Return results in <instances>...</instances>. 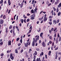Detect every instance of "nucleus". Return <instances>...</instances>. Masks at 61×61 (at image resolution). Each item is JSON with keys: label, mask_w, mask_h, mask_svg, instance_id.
<instances>
[{"label": "nucleus", "mask_w": 61, "mask_h": 61, "mask_svg": "<svg viewBox=\"0 0 61 61\" xmlns=\"http://www.w3.org/2000/svg\"><path fill=\"white\" fill-rule=\"evenodd\" d=\"M35 37L36 38V40H35V38H33V42L36 43V42H37V40H39V36L37 35L36 36H35Z\"/></svg>", "instance_id": "nucleus-1"}, {"label": "nucleus", "mask_w": 61, "mask_h": 61, "mask_svg": "<svg viewBox=\"0 0 61 61\" xmlns=\"http://www.w3.org/2000/svg\"><path fill=\"white\" fill-rule=\"evenodd\" d=\"M30 42H27L25 44V47H27V46H28V45H30Z\"/></svg>", "instance_id": "nucleus-2"}, {"label": "nucleus", "mask_w": 61, "mask_h": 61, "mask_svg": "<svg viewBox=\"0 0 61 61\" xmlns=\"http://www.w3.org/2000/svg\"><path fill=\"white\" fill-rule=\"evenodd\" d=\"M10 56L11 59L12 60H14V57L13 56V54L12 53L11 54V55H10Z\"/></svg>", "instance_id": "nucleus-3"}, {"label": "nucleus", "mask_w": 61, "mask_h": 61, "mask_svg": "<svg viewBox=\"0 0 61 61\" xmlns=\"http://www.w3.org/2000/svg\"><path fill=\"white\" fill-rule=\"evenodd\" d=\"M53 24L54 25H56L57 23V22L56 20H54L53 21Z\"/></svg>", "instance_id": "nucleus-4"}, {"label": "nucleus", "mask_w": 61, "mask_h": 61, "mask_svg": "<svg viewBox=\"0 0 61 61\" xmlns=\"http://www.w3.org/2000/svg\"><path fill=\"white\" fill-rule=\"evenodd\" d=\"M4 23V20H3L0 19V24H3Z\"/></svg>", "instance_id": "nucleus-5"}, {"label": "nucleus", "mask_w": 61, "mask_h": 61, "mask_svg": "<svg viewBox=\"0 0 61 61\" xmlns=\"http://www.w3.org/2000/svg\"><path fill=\"white\" fill-rule=\"evenodd\" d=\"M43 33L41 32V34H40V36L41 37V38H43Z\"/></svg>", "instance_id": "nucleus-6"}, {"label": "nucleus", "mask_w": 61, "mask_h": 61, "mask_svg": "<svg viewBox=\"0 0 61 61\" xmlns=\"http://www.w3.org/2000/svg\"><path fill=\"white\" fill-rule=\"evenodd\" d=\"M42 45L43 46H44V47H45L46 46V44H45V42H43L42 43Z\"/></svg>", "instance_id": "nucleus-7"}, {"label": "nucleus", "mask_w": 61, "mask_h": 61, "mask_svg": "<svg viewBox=\"0 0 61 61\" xmlns=\"http://www.w3.org/2000/svg\"><path fill=\"white\" fill-rule=\"evenodd\" d=\"M47 18H45L43 20L44 22H45V21H46L47 20Z\"/></svg>", "instance_id": "nucleus-8"}, {"label": "nucleus", "mask_w": 61, "mask_h": 61, "mask_svg": "<svg viewBox=\"0 0 61 61\" xmlns=\"http://www.w3.org/2000/svg\"><path fill=\"white\" fill-rule=\"evenodd\" d=\"M57 52H56V57H55V59H56L57 58Z\"/></svg>", "instance_id": "nucleus-9"}, {"label": "nucleus", "mask_w": 61, "mask_h": 61, "mask_svg": "<svg viewBox=\"0 0 61 61\" xmlns=\"http://www.w3.org/2000/svg\"><path fill=\"white\" fill-rule=\"evenodd\" d=\"M9 41V42H8V45L9 46V45H11V41Z\"/></svg>", "instance_id": "nucleus-10"}, {"label": "nucleus", "mask_w": 61, "mask_h": 61, "mask_svg": "<svg viewBox=\"0 0 61 61\" xmlns=\"http://www.w3.org/2000/svg\"><path fill=\"white\" fill-rule=\"evenodd\" d=\"M5 30L6 33H7V32H8V28L7 27H6V28Z\"/></svg>", "instance_id": "nucleus-11"}, {"label": "nucleus", "mask_w": 61, "mask_h": 61, "mask_svg": "<svg viewBox=\"0 0 61 61\" xmlns=\"http://www.w3.org/2000/svg\"><path fill=\"white\" fill-rule=\"evenodd\" d=\"M37 54V53L36 52V51H35L34 53L33 54V55L34 56H35V55L36 56V55Z\"/></svg>", "instance_id": "nucleus-12"}, {"label": "nucleus", "mask_w": 61, "mask_h": 61, "mask_svg": "<svg viewBox=\"0 0 61 61\" xmlns=\"http://www.w3.org/2000/svg\"><path fill=\"white\" fill-rule=\"evenodd\" d=\"M44 55V53L43 52H42V53H41L40 54V56L41 57L42 56H42V55Z\"/></svg>", "instance_id": "nucleus-13"}, {"label": "nucleus", "mask_w": 61, "mask_h": 61, "mask_svg": "<svg viewBox=\"0 0 61 61\" xmlns=\"http://www.w3.org/2000/svg\"><path fill=\"white\" fill-rule=\"evenodd\" d=\"M40 58H37L36 61H40Z\"/></svg>", "instance_id": "nucleus-14"}, {"label": "nucleus", "mask_w": 61, "mask_h": 61, "mask_svg": "<svg viewBox=\"0 0 61 61\" xmlns=\"http://www.w3.org/2000/svg\"><path fill=\"white\" fill-rule=\"evenodd\" d=\"M61 3H60L59 5H58V7H61Z\"/></svg>", "instance_id": "nucleus-15"}, {"label": "nucleus", "mask_w": 61, "mask_h": 61, "mask_svg": "<svg viewBox=\"0 0 61 61\" xmlns=\"http://www.w3.org/2000/svg\"><path fill=\"white\" fill-rule=\"evenodd\" d=\"M6 18V16H5V15H4L3 16V18L4 19H5Z\"/></svg>", "instance_id": "nucleus-16"}, {"label": "nucleus", "mask_w": 61, "mask_h": 61, "mask_svg": "<svg viewBox=\"0 0 61 61\" xmlns=\"http://www.w3.org/2000/svg\"><path fill=\"white\" fill-rule=\"evenodd\" d=\"M58 1H56L55 2V5H57V4H58Z\"/></svg>", "instance_id": "nucleus-17"}, {"label": "nucleus", "mask_w": 61, "mask_h": 61, "mask_svg": "<svg viewBox=\"0 0 61 61\" xmlns=\"http://www.w3.org/2000/svg\"><path fill=\"white\" fill-rule=\"evenodd\" d=\"M23 4L22 3H21V4L20 5L21 8H22L23 6Z\"/></svg>", "instance_id": "nucleus-18"}, {"label": "nucleus", "mask_w": 61, "mask_h": 61, "mask_svg": "<svg viewBox=\"0 0 61 61\" xmlns=\"http://www.w3.org/2000/svg\"><path fill=\"white\" fill-rule=\"evenodd\" d=\"M52 14V15H54V12H53V10H52L51 12V14Z\"/></svg>", "instance_id": "nucleus-19"}, {"label": "nucleus", "mask_w": 61, "mask_h": 61, "mask_svg": "<svg viewBox=\"0 0 61 61\" xmlns=\"http://www.w3.org/2000/svg\"><path fill=\"white\" fill-rule=\"evenodd\" d=\"M51 51H50L48 53L49 56H50V55H51Z\"/></svg>", "instance_id": "nucleus-20"}, {"label": "nucleus", "mask_w": 61, "mask_h": 61, "mask_svg": "<svg viewBox=\"0 0 61 61\" xmlns=\"http://www.w3.org/2000/svg\"><path fill=\"white\" fill-rule=\"evenodd\" d=\"M32 31V30H31V29H30L29 31V32L27 34H29V33H31V31Z\"/></svg>", "instance_id": "nucleus-21"}, {"label": "nucleus", "mask_w": 61, "mask_h": 61, "mask_svg": "<svg viewBox=\"0 0 61 61\" xmlns=\"http://www.w3.org/2000/svg\"><path fill=\"white\" fill-rule=\"evenodd\" d=\"M35 43L34 42H32V46H35Z\"/></svg>", "instance_id": "nucleus-22"}, {"label": "nucleus", "mask_w": 61, "mask_h": 61, "mask_svg": "<svg viewBox=\"0 0 61 61\" xmlns=\"http://www.w3.org/2000/svg\"><path fill=\"white\" fill-rule=\"evenodd\" d=\"M31 51H32V49H29V53H31Z\"/></svg>", "instance_id": "nucleus-23"}, {"label": "nucleus", "mask_w": 61, "mask_h": 61, "mask_svg": "<svg viewBox=\"0 0 61 61\" xmlns=\"http://www.w3.org/2000/svg\"><path fill=\"white\" fill-rule=\"evenodd\" d=\"M15 53H18V51H17V49H16L15 50Z\"/></svg>", "instance_id": "nucleus-24"}, {"label": "nucleus", "mask_w": 61, "mask_h": 61, "mask_svg": "<svg viewBox=\"0 0 61 61\" xmlns=\"http://www.w3.org/2000/svg\"><path fill=\"white\" fill-rule=\"evenodd\" d=\"M37 31L38 32H40V29H38Z\"/></svg>", "instance_id": "nucleus-25"}, {"label": "nucleus", "mask_w": 61, "mask_h": 61, "mask_svg": "<svg viewBox=\"0 0 61 61\" xmlns=\"http://www.w3.org/2000/svg\"><path fill=\"white\" fill-rule=\"evenodd\" d=\"M3 42H0V46L1 45V46L3 45Z\"/></svg>", "instance_id": "nucleus-26"}, {"label": "nucleus", "mask_w": 61, "mask_h": 61, "mask_svg": "<svg viewBox=\"0 0 61 61\" xmlns=\"http://www.w3.org/2000/svg\"><path fill=\"white\" fill-rule=\"evenodd\" d=\"M34 18H35V17H34V16H33L31 18V19L32 20L34 19Z\"/></svg>", "instance_id": "nucleus-27"}, {"label": "nucleus", "mask_w": 61, "mask_h": 61, "mask_svg": "<svg viewBox=\"0 0 61 61\" xmlns=\"http://www.w3.org/2000/svg\"><path fill=\"white\" fill-rule=\"evenodd\" d=\"M56 29H57V28L56 27H55L54 28V29L53 30V31L55 32V31H56Z\"/></svg>", "instance_id": "nucleus-28"}, {"label": "nucleus", "mask_w": 61, "mask_h": 61, "mask_svg": "<svg viewBox=\"0 0 61 61\" xmlns=\"http://www.w3.org/2000/svg\"><path fill=\"white\" fill-rule=\"evenodd\" d=\"M3 0H1V1H0V4H3Z\"/></svg>", "instance_id": "nucleus-29"}, {"label": "nucleus", "mask_w": 61, "mask_h": 61, "mask_svg": "<svg viewBox=\"0 0 61 61\" xmlns=\"http://www.w3.org/2000/svg\"><path fill=\"white\" fill-rule=\"evenodd\" d=\"M31 13L33 14V13H34V10H32L31 11Z\"/></svg>", "instance_id": "nucleus-30"}, {"label": "nucleus", "mask_w": 61, "mask_h": 61, "mask_svg": "<svg viewBox=\"0 0 61 61\" xmlns=\"http://www.w3.org/2000/svg\"><path fill=\"white\" fill-rule=\"evenodd\" d=\"M52 36H49V38H50V39H51V40L52 39Z\"/></svg>", "instance_id": "nucleus-31"}, {"label": "nucleus", "mask_w": 61, "mask_h": 61, "mask_svg": "<svg viewBox=\"0 0 61 61\" xmlns=\"http://www.w3.org/2000/svg\"><path fill=\"white\" fill-rule=\"evenodd\" d=\"M7 53H10V52H11V50H10V51H7Z\"/></svg>", "instance_id": "nucleus-32"}, {"label": "nucleus", "mask_w": 61, "mask_h": 61, "mask_svg": "<svg viewBox=\"0 0 61 61\" xmlns=\"http://www.w3.org/2000/svg\"><path fill=\"white\" fill-rule=\"evenodd\" d=\"M60 14H61V13L60 12H59L58 14V16H59V15H60Z\"/></svg>", "instance_id": "nucleus-33"}, {"label": "nucleus", "mask_w": 61, "mask_h": 61, "mask_svg": "<svg viewBox=\"0 0 61 61\" xmlns=\"http://www.w3.org/2000/svg\"><path fill=\"white\" fill-rule=\"evenodd\" d=\"M58 10H59L58 8H57V9L56 10V12H57V13H58V11H59Z\"/></svg>", "instance_id": "nucleus-34"}, {"label": "nucleus", "mask_w": 61, "mask_h": 61, "mask_svg": "<svg viewBox=\"0 0 61 61\" xmlns=\"http://www.w3.org/2000/svg\"><path fill=\"white\" fill-rule=\"evenodd\" d=\"M58 39H56V44H57L58 43Z\"/></svg>", "instance_id": "nucleus-35"}, {"label": "nucleus", "mask_w": 61, "mask_h": 61, "mask_svg": "<svg viewBox=\"0 0 61 61\" xmlns=\"http://www.w3.org/2000/svg\"><path fill=\"white\" fill-rule=\"evenodd\" d=\"M36 51H39V50H40V49H39V48H37L36 49Z\"/></svg>", "instance_id": "nucleus-36"}, {"label": "nucleus", "mask_w": 61, "mask_h": 61, "mask_svg": "<svg viewBox=\"0 0 61 61\" xmlns=\"http://www.w3.org/2000/svg\"><path fill=\"white\" fill-rule=\"evenodd\" d=\"M53 9L54 11H56V9L54 7H53Z\"/></svg>", "instance_id": "nucleus-37"}, {"label": "nucleus", "mask_w": 61, "mask_h": 61, "mask_svg": "<svg viewBox=\"0 0 61 61\" xmlns=\"http://www.w3.org/2000/svg\"><path fill=\"white\" fill-rule=\"evenodd\" d=\"M12 26L11 25H10L9 28V29H12Z\"/></svg>", "instance_id": "nucleus-38"}, {"label": "nucleus", "mask_w": 61, "mask_h": 61, "mask_svg": "<svg viewBox=\"0 0 61 61\" xmlns=\"http://www.w3.org/2000/svg\"><path fill=\"white\" fill-rule=\"evenodd\" d=\"M26 20L25 19H24V23H26Z\"/></svg>", "instance_id": "nucleus-39"}, {"label": "nucleus", "mask_w": 61, "mask_h": 61, "mask_svg": "<svg viewBox=\"0 0 61 61\" xmlns=\"http://www.w3.org/2000/svg\"><path fill=\"white\" fill-rule=\"evenodd\" d=\"M49 24H50V25H52V22H48Z\"/></svg>", "instance_id": "nucleus-40"}, {"label": "nucleus", "mask_w": 61, "mask_h": 61, "mask_svg": "<svg viewBox=\"0 0 61 61\" xmlns=\"http://www.w3.org/2000/svg\"><path fill=\"white\" fill-rule=\"evenodd\" d=\"M21 22L22 23H23V22H24V20H23V19H22L21 20Z\"/></svg>", "instance_id": "nucleus-41"}, {"label": "nucleus", "mask_w": 61, "mask_h": 61, "mask_svg": "<svg viewBox=\"0 0 61 61\" xmlns=\"http://www.w3.org/2000/svg\"><path fill=\"white\" fill-rule=\"evenodd\" d=\"M55 2V0H53L51 3H52V4H53L54 3V2Z\"/></svg>", "instance_id": "nucleus-42"}, {"label": "nucleus", "mask_w": 61, "mask_h": 61, "mask_svg": "<svg viewBox=\"0 0 61 61\" xmlns=\"http://www.w3.org/2000/svg\"><path fill=\"white\" fill-rule=\"evenodd\" d=\"M13 36H15V33L14 32H13Z\"/></svg>", "instance_id": "nucleus-43"}, {"label": "nucleus", "mask_w": 61, "mask_h": 61, "mask_svg": "<svg viewBox=\"0 0 61 61\" xmlns=\"http://www.w3.org/2000/svg\"><path fill=\"white\" fill-rule=\"evenodd\" d=\"M19 40V38H17L16 39V41H18Z\"/></svg>", "instance_id": "nucleus-44"}, {"label": "nucleus", "mask_w": 61, "mask_h": 61, "mask_svg": "<svg viewBox=\"0 0 61 61\" xmlns=\"http://www.w3.org/2000/svg\"><path fill=\"white\" fill-rule=\"evenodd\" d=\"M49 3V2L48 1H47L46 2V4H47V5H48Z\"/></svg>", "instance_id": "nucleus-45"}, {"label": "nucleus", "mask_w": 61, "mask_h": 61, "mask_svg": "<svg viewBox=\"0 0 61 61\" xmlns=\"http://www.w3.org/2000/svg\"><path fill=\"white\" fill-rule=\"evenodd\" d=\"M4 56V54L1 53L0 54V56Z\"/></svg>", "instance_id": "nucleus-46"}, {"label": "nucleus", "mask_w": 61, "mask_h": 61, "mask_svg": "<svg viewBox=\"0 0 61 61\" xmlns=\"http://www.w3.org/2000/svg\"><path fill=\"white\" fill-rule=\"evenodd\" d=\"M52 32V31L51 30H49V33H50L51 34V33Z\"/></svg>", "instance_id": "nucleus-47"}, {"label": "nucleus", "mask_w": 61, "mask_h": 61, "mask_svg": "<svg viewBox=\"0 0 61 61\" xmlns=\"http://www.w3.org/2000/svg\"><path fill=\"white\" fill-rule=\"evenodd\" d=\"M54 28H52L51 29V31H53L54 30Z\"/></svg>", "instance_id": "nucleus-48"}, {"label": "nucleus", "mask_w": 61, "mask_h": 61, "mask_svg": "<svg viewBox=\"0 0 61 61\" xmlns=\"http://www.w3.org/2000/svg\"><path fill=\"white\" fill-rule=\"evenodd\" d=\"M30 20V19H27V22H29Z\"/></svg>", "instance_id": "nucleus-49"}, {"label": "nucleus", "mask_w": 61, "mask_h": 61, "mask_svg": "<svg viewBox=\"0 0 61 61\" xmlns=\"http://www.w3.org/2000/svg\"><path fill=\"white\" fill-rule=\"evenodd\" d=\"M21 45V43H19L18 44V46H20Z\"/></svg>", "instance_id": "nucleus-50"}, {"label": "nucleus", "mask_w": 61, "mask_h": 61, "mask_svg": "<svg viewBox=\"0 0 61 61\" xmlns=\"http://www.w3.org/2000/svg\"><path fill=\"white\" fill-rule=\"evenodd\" d=\"M49 18H53V16H50L49 17Z\"/></svg>", "instance_id": "nucleus-51"}, {"label": "nucleus", "mask_w": 61, "mask_h": 61, "mask_svg": "<svg viewBox=\"0 0 61 61\" xmlns=\"http://www.w3.org/2000/svg\"><path fill=\"white\" fill-rule=\"evenodd\" d=\"M49 43H50V44H51V43H52V42L51 41H49Z\"/></svg>", "instance_id": "nucleus-52"}, {"label": "nucleus", "mask_w": 61, "mask_h": 61, "mask_svg": "<svg viewBox=\"0 0 61 61\" xmlns=\"http://www.w3.org/2000/svg\"><path fill=\"white\" fill-rule=\"evenodd\" d=\"M10 10H9V11L8 12V13L9 14H10Z\"/></svg>", "instance_id": "nucleus-53"}, {"label": "nucleus", "mask_w": 61, "mask_h": 61, "mask_svg": "<svg viewBox=\"0 0 61 61\" xmlns=\"http://www.w3.org/2000/svg\"><path fill=\"white\" fill-rule=\"evenodd\" d=\"M44 18V16H43L42 17V18L41 19V18H39V20H41V19H43V18Z\"/></svg>", "instance_id": "nucleus-54"}, {"label": "nucleus", "mask_w": 61, "mask_h": 61, "mask_svg": "<svg viewBox=\"0 0 61 61\" xmlns=\"http://www.w3.org/2000/svg\"><path fill=\"white\" fill-rule=\"evenodd\" d=\"M36 58V56H34V59H35Z\"/></svg>", "instance_id": "nucleus-55"}, {"label": "nucleus", "mask_w": 61, "mask_h": 61, "mask_svg": "<svg viewBox=\"0 0 61 61\" xmlns=\"http://www.w3.org/2000/svg\"><path fill=\"white\" fill-rule=\"evenodd\" d=\"M61 37H60L59 39L58 40V41H61Z\"/></svg>", "instance_id": "nucleus-56"}, {"label": "nucleus", "mask_w": 61, "mask_h": 61, "mask_svg": "<svg viewBox=\"0 0 61 61\" xmlns=\"http://www.w3.org/2000/svg\"><path fill=\"white\" fill-rule=\"evenodd\" d=\"M58 47H56L55 49V50H57V49H58Z\"/></svg>", "instance_id": "nucleus-57"}, {"label": "nucleus", "mask_w": 61, "mask_h": 61, "mask_svg": "<svg viewBox=\"0 0 61 61\" xmlns=\"http://www.w3.org/2000/svg\"><path fill=\"white\" fill-rule=\"evenodd\" d=\"M8 4H9V5H11V2H8Z\"/></svg>", "instance_id": "nucleus-58"}, {"label": "nucleus", "mask_w": 61, "mask_h": 61, "mask_svg": "<svg viewBox=\"0 0 61 61\" xmlns=\"http://www.w3.org/2000/svg\"><path fill=\"white\" fill-rule=\"evenodd\" d=\"M54 42H53L52 43V46H54Z\"/></svg>", "instance_id": "nucleus-59"}, {"label": "nucleus", "mask_w": 61, "mask_h": 61, "mask_svg": "<svg viewBox=\"0 0 61 61\" xmlns=\"http://www.w3.org/2000/svg\"><path fill=\"white\" fill-rule=\"evenodd\" d=\"M23 52V50L22 49L20 51V52L22 53Z\"/></svg>", "instance_id": "nucleus-60"}, {"label": "nucleus", "mask_w": 61, "mask_h": 61, "mask_svg": "<svg viewBox=\"0 0 61 61\" xmlns=\"http://www.w3.org/2000/svg\"><path fill=\"white\" fill-rule=\"evenodd\" d=\"M20 42L21 43H22V39H21L20 40Z\"/></svg>", "instance_id": "nucleus-61"}, {"label": "nucleus", "mask_w": 61, "mask_h": 61, "mask_svg": "<svg viewBox=\"0 0 61 61\" xmlns=\"http://www.w3.org/2000/svg\"><path fill=\"white\" fill-rule=\"evenodd\" d=\"M15 29V26H13V30H14Z\"/></svg>", "instance_id": "nucleus-62"}, {"label": "nucleus", "mask_w": 61, "mask_h": 61, "mask_svg": "<svg viewBox=\"0 0 61 61\" xmlns=\"http://www.w3.org/2000/svg\"><path fill=\"white\" fill-rule=\"evenodd\" d=\"M20 48H21V46H20L19 47H18V48H17V49H18V50H19V49H20Z\"/></svg>", "instance_id": "nucleus-63"}, {"label": "nucleus", "mask_w": 61, "mask_h": 61, "mask_svg": "<svg viewBox=\"0 0 61 61\" xmlns=\"http://www.w3.org/2000/svg\"><path fill=\"white\" fill-rule=\"evenodd\" d=\"M8 61H11L10 59V58H9L8 59Z\"/></svg>", "instance_id": "nucleus-64"}]
</instances>
